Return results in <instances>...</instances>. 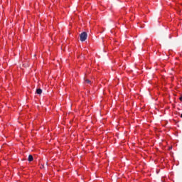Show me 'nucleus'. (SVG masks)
<instances>
[{
  "label": "nucleus",
  "instance_id": "obj_1",
  "mask_svg": "<svg viewBox=\"0 0 182 182\" xmlns=\"http://www.w3.org/2000/svg\"><path fill=\"white\" fill-rule=\"evenodd\" d=\"M80 38L81 42H85V41H86V40L87 39V33H86V32H82V33L80 35Z\"/></svg>",
  "mask_w": 182,
  "mask_h": 182
},
{
  "label": "nucleus",
  "instance_id": "obj_2",
  "mask_svg": "<svg viewBox=\"0 0 182 182\" xmlns=\"http://www.w3.org/2000/svg\"><path fill=\"white\" fill-rule=\"evenodd\" d=\"M36 93H37V95H42V89L38 88L36 90Z\"/></svg>",
  "mask_w": 182,
  "mask_h": 182
},
{
  "label": "nucleus",
  "instance_id": "obj_5",
  "mask_svg": "<svg viewBox=\"0 0 182 182\" xmlns=\"http://www.w3.org/2000/svg\"><path fill=\"white\" fill-rule=\"evenodd\" d=\"M179 100H181V102H182V96H181V97H179Z\"/></svg>",
  "mask_w": 182,
  "mask_h": 182
},
{
  "label": "nucleus",
  "instance_id": "obj_4",
  "mask_svg": "<svg viewBox=\"0 0 182 182\" xmlns=\"http://www.w3.org/2000/svg\"><path fill=\"white\" fill-rule=\"evenodd\" d=\"M85 83L90 84V81L89 80H85Z\"/></svg>",
  "mask_w": 182,
  "mask_h": 182
},
{
  "label": "nucleus",
  "instance_id": "obj_3",
  "mask_svg": "<svg viewBox=\"0 0 182 182\" xmlns=\"http://www.w3.org/2000/svg\"><path fill=\"white\" fill-rule=\"evenodd\" d=\"M28 161H30V162L33 161V156L32 155H29Z\"/></svg>",
  "mask_w": 182,
  "mask_h": 182
},
{
  "label": "nucleus",
  "instance_id": "obj_6",
  "mask_svg": "<svg viewBox=\"0 0 182 182\" xmlns=\"http://www.w3.org/2000/svg\"><path fill=\"white\" fill-rule=\"evenodd\" d=\"M181 117L182 118V114H181Z\"/></svg>",
  "mask_w": 182,
  "mask_h": 182
}]
</instances>
